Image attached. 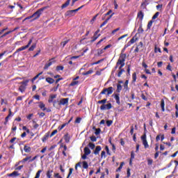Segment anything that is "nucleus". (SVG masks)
Instances as JSON below:
<instances>
[{
  "mask_svg": "<svg viewBox=\"0 0 178 178\" xmlns=\"http://www.w3.org/2000/svg\"><path fill=\"white\" fill-rule=\"evenodd\" d=\"M126 58H127V54H120V57L117 61L118 62L117 65H120V66H124L125 65L124 62H126Z\"/></svg>",
  "mask_w": 178,
  "mask_h": 178,
  "instance_id": "1",
  "label": "nucleus"
},
{
  "mask_svg": "<svg viewBox=\"0 0 178 178\" xmlns=\"http://www.w3.org/2000/svg\"><path fill=\"white\" fill-rule=\"evenodd\" d=\"M33 42V38H31V40H29L28 44L26 46H23L22 47L18 48L13 54V56H15L16 55V54H17L18 52H20L22 51H24V49H27V48H29L30 47V45H31V43Z\"/></svg>",
  "mask_w": 178,
  "mask_h": 178,
  "instance_id": "2",
  "label": "nucleus"
},
{
  "mask_svg": "<svg viewBox=\"0 0 178 178\" xmlns=\"http://www.w3.org/2000/svg\"><path fill=\"white\" fill-rule=\"evenodd\" d=\"M45 8H46L45 7L42 8L38 10L35 13H34L32 15L33 17H35L34 20H36V19H39L40 16H41V15H42V12H44Z\"/></svg>",
  "mask_w": 178,
  "mask_h": 178,
  "instance_id": "3",
  "label": "nucleus"
},
{
  "mask_svg": "<svg viewBox=\"0 0 178 178\" xmlns=\"http://www.w3.org/2000/svg\"><path fill=\"white\" fill-rule=\"evenodd\" d=\"M107 95H111L113 92V87H109L107 88H104L100 94H106Z\"/></svg>",
  "mask_w": 178,
  "mask_h": 178,
  "instance_id": "4",
  "label": "nucleus"
},
{
  "mask_svg": "<svg viewBox=\"0 0 178 178\" xmlns=\"http://www.w3.org/2000/svg\"><path fill=\"white\" fill-rule=\"evenodd\" d=\"M141 140L145 149H147V148H149V145H148V142L147 141V135L145 134L141 136Z\"/></svg>",
  "mask_w": 178,
  "mask_h": 178,
  "instance_id": "5",
  "label": "nucleus"
},
{
  "mask_svg": "<svg viewBox=\"0 0 178 178\" xmlns=\"http://www.w3.org/2000/svg\"><path fill=\"white\" fill-rule=\"evenodd\" d=\"M76 13H77V10H67L65 13V17H72L74 16V15H76Z\"/></svg>",
  "mask_w": 178,
  "mask_h": 178,
  "instance_id": "6",
  "label": "nucleus"
},
{
  "mask_svg": "<svg viewBox=\"0 0 178 178\" xmlns=\"http://www.w3.org/2000/svg\"><path fill=\"white\" fill-rule=\"evenodd\" d=\"M109 109H112V104L111 103H108L107 104H102L100 106V110L101 111H109Z\"/></svg>",
  "mask_w": 178,
  "mask_h": 178,
  "instance_id": "7",
  "label": "nucleus"
},
{
  "mask_svg": "<svg viewBox=\"0 0 178 178\" xmlns=\"http://www.w3.org/2000/svg\"><path fill=\"white\" fill-rule=\"evenodd\" d=\"M98 33H99V29L95 32L94 36L92 38L90 42H95V41H97V40H98V38L101 36V34L98 35Z\"/></svg>",
  "mask_w": 178,
  "mask_h": 178,
  "instance_id": "8",
  "label": "nucleus"
},
{
  "mask_svg": "<svg viewBox=\"0 0 178 178\" xmlns=\"http://www.w3.org/2000/svg\"><path fill=\"white\" fill-rule=\"evenodd\" d=\"M59 105L60 106H62V105H69V98H61L60 99Z\"/></svg>",
  "mask_w": 178,
  "mask_h": 178,
  "instance_id": "9",
  "label": "nucleus"
},
{
  "mask_svg": "<svg viewBox=\"0 0 178 178\" xmlns=\"http://www.w3.org/2000/svg\"><path fill=\"white\" fill-rule=\"evenodd\" d=\"M124 67V65H120V67H118V71L117 74L118 77H122V74H123V73L126 72L124 69H123Z\"/></svg>",
  "mask_w": 178,
  "mask_h": 178,
  "instance_id": "10",
  "label": "nucleus"
},
{
  "mask_svg": "<svg viewBox=\"0 0 178 178\" xmlns=\"http://www.w3.org/2000/svg\"><path fill=\"white\" fill-rule=\"evenodd\" d=\"M60 100L59 99H55L52 104L54 108H56V109H60V104H59Z\"/></svg>",
  "mask_w": 178,
  "mask_h": 178,
  "instance_id": "11",
  "label": "nucleus"
},
{
  "mask_svg": "<svg viewBox=\"0 0 178 178\" xmlns=\"http://www.w3.org/2000/svg\"><path fill=\"white\" fill-rule=\"evenodd\" d=\"M56 97H58L57 95H50L49 97V99H48V102L49 104H52V102H54L55 100V98H56Z\"/></svg>",
  "mask_w": 178,
  "mask_h": 178,
  "instance_id": "12",
  "label": "nucleus"
},
{
  "mask_svg": "<svg viewBox=\"0 0 178 178\" xmlns=\"http://www.w3.org/2000/svg\"><path fill=\"white\" fill-rule=\"evenodd\" d=\"M112 16H113V13L111 14L108 17H107L106 19L100 25V29L104 27V26H105V24H106L108 22H109V20L112 19Z\"/></svg>",
  "mask_w": 178,
  "mask_h": 178,
  "instance_id": "13",
  "label": "nucleus"
},
{
  "mask_svg": "<svg viewBox=\"0 0 178 178\" xmlns=\"http://www.w3.org/2000/svg\"><path fill=\"white\" fill-rule=\"evenodd\" d=\"M137 17L140 22H143V19H144V13H143V11H139L138 13Z\"/></svg>",
  "mask_w": 178,
  "mask_h": 178,
  "instance_id": "14",
  "label": "nucleus"
},
{
  "mask_svg": "<svg viewBox=\"0 0 178 178\" xmlns=\"http://www.w3.org/2000/svg\"><path fill=\"white\" fill-rule=\"evenodd\" d=\"M49 134H50V132H47L44 134V136L42 138V143H45V141H47V140H48V138H49V137H51V135H49Z\"/></svg>",
  "mask_w": 178,
  "mask_h": 178,
  "instance_id": "15",
  "label": "nucleus"
},
{
  "mask_svg": "<svg viewBox=\"0 0 178 178\" xmlns=\"http://www.w3.org/2000/svg\"><path fill=\"white\" fill-rule=\"evenodd\" d=\"M101 149H102V147H101V146H97L94 151L95 155H99V152L101 151Z\"/></svg>",
  "mask_w": 178,
  "mask_h": 178,
  "instance_id": "16",
  "label": "nucleus"
},
{
  "mask_svg": "<svg viewBox=\"0 0 178 178\" xmlns=\"http://www.w3.org/2000/svg\"><path fill=\"white\" fill-rule=\"evenodd\" d=\"M8 177H13V176H20V174L17 171H14L10 174H8Z\"/></svg>",
  "mask_w": 178,
  "mask_h": 178,
  "instance_id": "17",
  "label": "nucleus"
},
{
  "mask_svg": "<svg viewBox=\"0 0 178 178\" xmlns=\"http://www.w3.org/2000/svg\"><path fill=\"white\" fill-rule=\"evenodd\" d=\"M46 81L49 84H54L55 83V79H52L51 77H47V78H46Z\"/></svg>",
  "mask_w": 178,
  "mask_h": 178,
  "instance_id": "18",
  "label": "nucleus"
},
{
  "mask_svg": "<svg viewBox=\"0 0 178 178\" xmlns=\"http://www.w3.org/2000/svg\"><path fill=\"white\" fill-rule=\"evenodd\" d=\"M119 94H115L114 95V98L116 101V104H118V105H120V97H119Z\"/></svg>",
  "mask_w": 178,
  "mask_h": 178,
  "instance_id": "19",
  "label": "nucleus"
},
{
  "mask_svg": "<svg viewBox=\"0 0 178 178\" xmlns=\"http://www.w3.org/2000/svg\"><path fill=\"white\" fill-rule=\"evenodd\" d=\"M39 108L43 111H47V108H45V104H44L42 102H39Z\"/></svg>",
  "mask_w": 178,
  "mask_h": 178,
  "instance_id": "20",
  "label": "nucleus"
},
{
  "mask_svg": "<svg viewBox=\"0 0 178 178\" xmlns=\"http://www.w3.org/2000/svg\"><path fill=\"white\" fill-rule=\"evenodd\" d=\"M148 0H145V2L142 3L140 5V8L142 9H145L147 8V5H149Z\"/></svg>",
  "mask_w": 178,
  "mask_h": 178,
  "instance_id": "21",
  "label": "nucleus"
},
{
  "mask_svg": "<svg viewBox=\"0 0 178 178\" xmlns=\"http://www.w3.org/2000/svg\"><path fill=\"white\" fill-rule=\"evenodd\" d=\"M64 140H65V143H70V136H69V134H66L64 136Z\"/></svg>",
  "mask_w": 178,
  "mask_h": 178,
  "instance_id": "22",
  "label": "nucleus"
},
{
  "mask_svg": "<svg viewBox=\"0 0 178 178\" xmlns=\"http://www.w3.org/2000/svg\"><path fill=\"white\" fill-rule=\"evenodd\" d=\"M83 152L86 154V155H90V154H91V150L88 147H85L83 149Z\"/></svg>",
  "mask_w": 178,
  "mask_h": 178,
  "instance_id": "23",
  "label": "nucleus"
},
{
  "mask_svg": "<svg viewBox=\"0 0 178 178\" xmlns=\"http://www.w3.org/2000/svg\"><path fill=\"white\" fill-rule=\"evenodd\" d=\"M138 34H143L144 33V29H143V24L140 23L139 25V28L138 29Z\"/></svg>",
  "mask_w": 178,
  "mask_h": 178,
  "instance_id": "24",
  "label": "nucleus"
},
{
  "mask_svg": "<svg viewBox=\"0 0 178 178\" xmlns=\"http://www.w3.org/2000/svg\"><path fill=\"white\" fill-rule=\"evenodd\" d=\"M52 173H54V170H49L47 172V177L48 178H52Z\"/></svg>",
  "mask_w": 178,
  "mask_h": 178,
  "instance_id": "25",
  "label": "nucleus"
},
{
  "mask_svg": "<svg viewBox=\"0 0 178 178\" xmlns=\"http://www.w3.org/2000/svg\"><path fill=\"white\" fill-rule=\"evenodd\" d=\"M24 151L25 152H31V147L25 145L24 147Z\"/></svg>",
  "mask_w": 178,
  "mask_h": 178,
  "instance_id": "26",
  "label": "nucleus"
},
{
  "mask_svg": "<svg viewBox=\"0 0 178 178\" xmlns=\"http://www.w3.org/2000/svg\"><path fill=\"white\" fill-rule=\"evenodd\" d=\"M42 72H41L40 73L38 74L36 76H35L32 79H31V82L34 83V81H35V80H37V79H38L40 77V76H41V74H42Z\"/></svg>",
  "mask_w": 178,
  "mask_h": 178,
  "instance_id": "27",
  "label": "nucleus"
},
{
  "mask_svg": "<svg viewBox=\"0 0 178 178\" xmlns=\"http://www.w3.org/2000/svg\"><path fill=\"white\" fill-rule=\"evenodd\" d=\"M79 81H74L73 80L71 83L70 84V87H74V86H78L79 84Z\"/></svg>",
  "mask_w": 178,
  "mask_h": 178,
  "instance_id": "28",
  "label": "nucleus"
},
{
  "mask_svg": "<svg viewBox=\"0 0 178 178\" xmlns=\"http://www.w3.org/2000/svg\"><path fill=\"white\" fill-rule=\"evenodd\" d=\"M51 65H52V61H50L49 63L45 64L43 67L44 70H48V68L49 67V66H51Z\"/></svg>",
  "mask_w": 178,
  "mask_h": 178,
  "instance_id": "29",
  "label": "nucleus"
},
{
  "mask_svg": "<svg viewBox=\"0 0 178 178\" xmlns=\"http://www.w3.org/2000/svg\"><path fill=\"white\" fill-rule=\"evenodd\" d=\"M68 5H70V1L69 0H67L66 2L62 5L61 8L65 9V8H67Z\"/></svg>",
  "mask_w": 178,
  "mask_h": 178,
  "instance_id": "30",
  "label": "nucleus"
},
{
  "mask_svg": "<svg viewBox=\"0 0 178 178\" xmlns=\"http://www.w3.org/2000/svg\"><path fill=\"white\" fill-rule=\"evenodd\" d=\"M161 106L162 112H165V100L162 99L161 101Z\"/></svg>",
  "mask_w": 178,
  "mask_h": 178,
  "instance_id": "31",
  "label": "nucleus"
},
{
  "mask_svg": "<svg viewBox=\"0 0 178 178\" xmlns=\"http://www.w3.org/2000/svg\"><path fill=\"white\" fill-rule=\"evenodd\" d=\"M158 52H159V54H162V51L161 50V48H159L156 45H155V47H154V53L158 54Z\"/></svg>",
  "mask_w": 178,
  "mask_h": 178,
  "instance_id": "32",
  "label": "nucleus"
},
{
  "mask_svg": "<svg viewBox=\"0 0 178 178\" xmlns=\"http://www.w3.org/2000/svg\"><path fill=\"white\" fill-rule=\"evenodd\" d=\"M67 124H68V123H64V124H63L61 126H59V127H58V131H60L62 129H64V127H66V126H67Z\"/></svg>",
  "mask_w": 178,
  "mask_h": 178,
  "instance_id": "33",
  "label": "nucleus"
},
{
  "mask_svg": "<svg viewBox=\"0 0 178 178\" xmlns=\"http://www.w3.org/2000/svg\"><path fill=\"white\" fill-rule=\"evenodd\" d=\"M104 52H105V50L104 49H97V55H98V56H101V55H102V54H104Z\"/></svg>",
  "mask_w": 178,
  "mask_h": 178,
  "instance_id": "34",
  "label": "nucleus"
},
{
  "mask_svg": "<svg viewBox=\"0 0 178 178\" xmlns=\"http://www.w3.org/2000/svg\"><path fill=\"white\" fill-rule=\"evenodd\" d=\"M92 73H94V71L92 70H89L88 72L82 73V74L83 76H87L88 74H92Z\"/></svg>",
  "mask_w": 178,
  "mask_h": 178,
  "instance_id": "35",
  "label": "nucleus"
},
{
  "mask_svg": "<svg viewBox=\"0 0 178 178\" xmlns=\"http://www.w3.org/2000/svg\"><path fill=\"white\" fill-rule=\"evenodd\" d=\"M152 23H154V20H150L147 24V30H151V27H152Z\"/></svg>",
  "mask_w": 178,
  "mask_h": 178,
  "instance_id": "36",
  "label": "nucleus"
},
{
  "mask_svg": "<svg viewBox=\"0 0 178 178\" xmlns=\"http://www.w3.org/2000/svg\"><path fill=\"white\" fill-rule=\"evenodd\" d=\"M10 116H12V110L9 109V113H8V116L6 118V123H7V122H8Z\"/></svg>",
  "mask_w": 178,
  "mask_h": 178,
  "instance_id": "37",
  "label": "nucleus"
},
{
  "mask_svg": "<svg viewBox=\"0 0 178 178\" xmlns=\"http://www.w3.org/2000/svg\"><path fill=\"white\" fill-rule=\"evenodd\" d=\"M99 14H96L92 18V19L90 20V23L91 24H94V22H95V20H97V17H98V15Z\"/></svg>",
  "mask_w": 178,
  "mask_h": 178,
  "instance_id": "38",
  "label": "nucleus"
},
{
  "mask_svg": "<svg viewBox=\"0 0 178 178\" xmlns=\"http://www.w3.org/2000/svg\"><path fill=\"white\" fill-rule=\"evenodd\" d=\"M36 47H37V44H35V43H34V44H33L32 45H31V47H30L29 48V51H34V49H35V48H36Z\"/></svg>",
  "mask_w": 178,
  "mask_h": 178,
  "instance_id": "39",
  "label": "nucleus"
},
{
  "mask_svg": "<svg viewBox=\"0 0 178 178\" xmlns=\"http://www.w3.org/2000/svg\"><path fill=\"white\" fill-rule=\"evenodd\" d=\"M132 79H133V82L134 83H136V81H137V74L136 72L133 73Z\"/></svg>",
  "mask_w": 178,
  "mask_h": 178,
  "instance_id": "40",
  "label": "nucleus"
},
{
  "mask_svg": "<svg viewBox=\"0 0 178 178\" xmlns=\"http://www.w3.org/2000/svg\"><path fill=\"white\" fill-rule=\"evenodd\" d=\"M19 91H20V92H24V91H26V86H20L19 88Z\"/></svg>",
  "mask_w": 178,
  "mask_h": 178,
  "instance_id": "41",
  "label": "nucleus"
},
{
  "mask_svg": "<svg viewBox=\"0 0 178 178\" xmlns=\"http://www.w3.org/2000/svg\"><path fill=\"white\" fill-rule=\"evenodd\" d=\"M83 169H88V163L87 161L82 162Z\"/></svg>",
  "mask_w": 178,
  "mask_h": 178,
  "instance_id": "42",
  "label": "nucleus"
},
{
  "mask_svg": "<svg viewBox=\"0 0 178 178\" xmlns=\"http://www.w3.org/2000/svg\"><path fill=\"white\" fill-rule=\"evenodd\" d=\"M124 88L125 90H129V80H127L124 83Z\"/></svg>",
  "mask_w": 178,
  "mask_h": 178,
  "instance_id": "43",
  "label": "nucleus"
},
{
  "mask_svg": "<svg viewBox=\"0 0 178 178\" xmlns=\"http://www.w3.org/2000/svg\"><path fill=\"white\" fill-rule=\"evenodd\" d=\"M122 85H120V84H118L117 85V90H116V91L118 92H120L121 91H122Z\"/></svg>",
  "mask_w": 178,
  "mask_h": 178,
  "instance_id": "44",
  "label": "nucleus"
},
{
  "mask_svg": "<svg viewBox=\"0 0 178 178\" xmlns=\"http://www.w3.org/2000/svg\"><path fill=\"white\" fill-rule=\"evenodd\" d=\"M101 62H104V58L99 60L97 62L92 63L91 64V66H94V65H99V63H101Z\"/></svg>",
  "mask_w": 178,
  "mask_h": 178,
  "instance_id": "45",
  "label": "nucleus"
},
{
  "mask_svg": "<svg viewBox=\"0 0 178 178\" xmlns=\"http://www.w3.org/2000/svg\"><path fill=\"white\" fill-rule=\"evenodd\" d=\"M74 170L73 168H70V171H69V173L67 176V178H70V176H72Z\"/></svg>",
  "mask_w": 178,
  "mask_h": 178,
  "instance_id": "46",
  "label": "nucleus"
},
{
  "mask_svg": "<svg viewBox=\"0 0 178 178\" xmlns=\"http://www.w3.org/2000/svg\"><path fill=\"white\" fill-rule=\"evenodd\" d=\"M106 99H104L102 100H99L97 102V104H102V105H105V104H106Z\"/></svg>",
  "mask_w": 178,
  "mask_h": 178,
  "instance_id": "47",
  "label": "nucleus"
},
{
  "mask_svg": "<svg viewBox=\"0 0 178 178\" xmlns=\"http://www.w3.org/2000/svg\"><path fill=\"white\" fill-rule=\"evenodd\" d=\"M63 69H65V67L62 65H58L56 68V70L57 72H59L60 70H63Z\"/></svg>",
  "mask_w": 178,
  "mask_h": 178,
  "instance_id": "48",
  "label": "nucleus"
},
{
  "mask_svg": "<svg viewBox=\"0 0 178 178\" xmlns=\"http://www.w3.org/2000/svg\"><path fill=\"white\" fill-rule=\"evenodd\" d=\"M158 16H159V12H156L152 17V20H155V19H158Z\"/></svg>",
  "mask_w": 178,
  "mask_h": 178,
  "instance_id": "49",
  "label": "nucleus"
},
{
  "mask_svg": "<svg viewBox=\"0 0 178 178\" xmlns=\"http://www.w3.org/2000/svg\"><path fill=\"white\" fill-rule=\"evenodd\" d=\"M106 125L108 127H111V126H112V124L113 123V120H107L106 122Z\"/></svg>",
  "mask_w": 178,
  "mask_h": 178,
  "instance_id": "50",
  "label": "nucleus"
},
{
  "mask_svg": "<svg viewBox=\"0 0 178 178\" xmlns=\"http://www.w3.org/2000/svg\"><path fill=\"white\" fill-rule=\"evenodd\" d=\"M123 165H124V163L122 162L119 168L116 170V172H120V170H122V168H123Z\"/></svg>",
  "mask_w": 178,
  "mask_h": 178,
  "instance_id": "51",
  "label": "nucleus"
},
{
  "mask_svg": "<svg viewBox=\"0 0 178 178\" xmlns=\"http://www.w3.org/2000/svg\"><path fill=\"white\" fill-rule=\"evenodd\" d=\"M88 147H90V149H94V148H95V144L92 143H89Z\"/></svg>",
  "mask_w": 178,
  "mask_h": 178,
  "instance_id": "52",
  "label": "nucleus"
},
{
  "mask_svg": "<svg viewBox=\"0 0 178 178\" xmlns=\"http://www.w3.org/2000/svg\"><path fill=\"white\" fill-rule=\"evenodd\" d=\"M10 33H12V31L5 33L4 34L0 36V38H3V37H6V35H8V34H10Z\"/></svg>",
  "mask_w": 178,
  "mask_h": 178,
  "instance_id": "53",
  "label": "nucleus"
},
{
  "mask_svg": "<svg viewBox=\"0 0 178 178\" xmlns=\"http://www.w3.org/2000/svg\"><path fill=\"white\" fill-rule=\"evenodd\" d=\"M135 155H136V154H134V152L132 151V152H131L130 163H131V160H132V159H134Z\"/></svg>",
  "mask_w": 178,
  "mask_h": 178,
  "instance_id": "54",
  "label": "nucleus"
},
{
  "mask_svg": "<svg viewBox=\"0 0 178 178\" xmlns=\"http://www.w3.org/2000/svg\"><path fill=\"white\" fill-rule=\"evenodd\" d=\"M140 97L142 98V99H143V101H148V98L145 97V95H144V93L141 94Z\"/></svg>",
  "mask_w": 178,
  "mask_h": 178,
  "instance_id": "55",
  "label": "nucleus"
},
{
  "mask_svg": "<svg viewBox=\"0 0 178 178\" xmlns=\"http://www.w3.org/2000/svg\"><path fill=\"white\" fill-rule=\"evenodd\" d=\"M28 83H29V80H26V81H24L20 82V84H22L24 86V87H26Z\"/></svg>",
  "mask_w": 178,
  "mask_h": 178,
  "instance_id": "56",
  "label": "nucleus"
},
{
  "mask_svg": "<svg viewBox=\"0 0 178 178\" xmlns=\"http://www.w3.org/2000/svg\"><path fill=\"white\" fill-rule=\"evenodd\" d=\"M112 13V10H110L108 13H106V14H104V17H102V20H105V17L106 16H109L110 14Z\"/></svg>",
  "mask_w": 178,
  "mask_h": 178,
  "instance_id": "57",
  "label": "nucleus"
},
{
  "mask_svg": "<svg viewBox=\"0 0 178 178\" xmlns=\"http://www.w3.org/2000/svg\"><path fill=\"white\" fill-rule=\"evenodd\" d=\"M100 133H101V128L95 129V134L96 136H98V134H99Z\"/></svg>",
  "mask_w": 178,
  "mask_h": 178,
  "instance_id": "58",
  "label": "nucleus"
},
{
  "mask_svg": "<svg viewBox=\"0 0 178 178\" xmlns=\"http://www.w3.org/2000/svg\"><path fill=\"white\" fill-rule=\"evenodd\" d=\"M90 140L92 141V143H95V141H97V137L94 136H90Z\"/></svg>",
  "mask_w": 178,
  "mask_h": 178,
  "instance_id": "59",
  "label": "nucleus"
},
{
  "mask_svg": "<svg viewBox=\"0 0 178 178\" xmlns=\"http://www.w3.org/2000/svg\"><path fill=\"white\" fill-rule=\"evenodd\" d=\"M136 41H137V38H132L130 40L129 42H130L131 44H134V42H136Z\"/></svg>",
  "mask_w": 178,
  "mask_h": 178,
  "instance_id": "60",
  "label": "nucleus"
},
{
  "mask_svg": "<svg viewBox=\"0 0 178 178\" xmlns=\"http://www.w3.org/2000/svg\"><path fill=\"white\" fill-rule=\"evenodd\" d=\"M56 133H58V130L57 129L51 132V134H50V137H54V136H55V134H56Z\"/></svg>",
  "mask_w": 178,
  "mask_h": 178,
  "instance_id": "61",
  "label": "nucleus"
},
{
  "mask_svg": "<svg viewBox=\"0 0 178 178\" xmlns=\"http://www.w3.org/2000/svg\"><path fill=\"white\" fill-rule=\"evenodd\" d=\"M175 109H176L175 116L176 118H178V105L177 104L175 105Z\"/></svg>",
  "mask_w": 178,
  "mask_h": 178,
  "instance_id": "62",
  "label": "nucleus"
},
{
  "mask_svg": "<svg viewBox=\"0 0 178 178\" xmlns=\"http://www.w3.org/2000/svg\"><path fill=\"white\" fill-rule=\"evenodd\" d=\"M81 122V118H76L75 123H80Z\"/></svg>",
  "mask_w": 178,
  "mask_h": 178,
  "instance_id": "63",
  "label": "nucleus"
},
{
  "mask_svg": "<svg viewBox=\"0 0 178 178\" xmlns=\"http://www.w3.org/2000/svg\"><path fill=\"white\" fill-rule=\"evenodd\" d=\"M54 177L62 178V177H60V175H59V173H54Z\"/></svg>",
  "mask_w": 178,
  "mask_h": 178,
  "instance_id": "64",
  "label": "nucleus"
}]
</instances>
